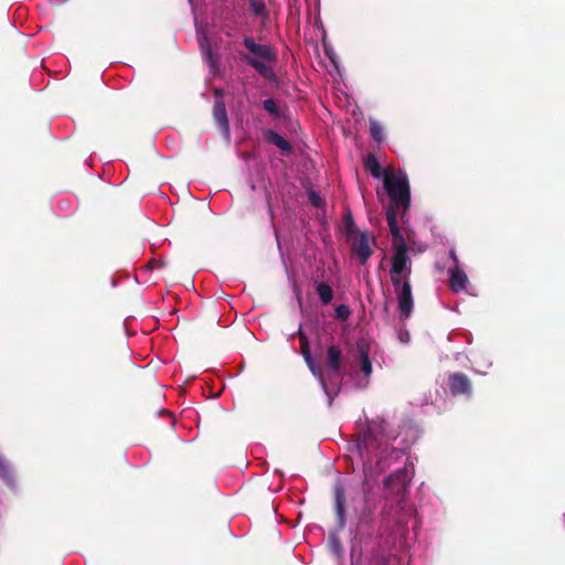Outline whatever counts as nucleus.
Masks as SVG:
<instances>
[{
	"instance_id": "obj_30",
	"label": "nucleus",
	"mask_w": 565,
	"mask_h": 565,
	"mask_svg": "<svg viewBox=\"0 0 565 565\" xmlns=\"http://www.w3.org/2000/svg\"><path fill=\"white\" fill-rule=\"evenodd\" d=\"M450 257L454 260L455 266H459L458 265L459 264V259H458V256H457V254H456V252L454 249L450 250Z\"/></svg>"
},
{
	"instance_id": "obj_11",
	"label": "nucleus",
	"mask_w": 565,
	"mask_h": 565,
	"mask_svg": "<svg viewBox=\"0 0 565 565\" xmlns=\"http://www.w3.org/2000/svg\"><path fill=\"white\" fill-rule=\"evenodd\" d=\"M449 391L451 395H470L472 392V383L470 379L462 372H455L449 375Z\"/></svg>"
},
{
	"instance_id": "obj_14",
	"label": "nucleus",
	"mask_w": 565,
	"mask_h": 565,
	"mask_svg": "<svg viewBox=\"0 0 565 565\" xmlns=\"http://www.w3.org/2000/svg\"><path fill=\"white\" fill-rule=\"evenodd\" d=\"M468 277L466 273L459 268V266H454L449 269V288L454 292H461L467 289Z\"/></svg>"
},
{
	"instance_id": "obj_22",
	"label": "nucleus",
	"mask_w": 565,
	"mask_h": 565,
	"mask_svg": "<svg viewBox=\"0 0 565 565\" xmlns=\"http://www.w3.org/2000/svg\"><path fill=\"white\" fill-rule=\"evenodd\" d=\"M329 544L334 555L340 556L342 553V545L337 534L331 533L329 535Z\"/></svg>"
},
{
	"instance_id": "obj_13",
	"label": "nucleus",
	"mask_w": 565,
	"mask_h": 565,
	"mask_svg": "<svg viewBox=\"0 0 565 565\" xmlns=\"http://www.w3.org/2000/svg\"><path fill=\"white\" fill-rule=\"evenodd\" d=\"M371 347L365 340H359L356 342V353L360 360L361 371L366 379L372 374V363L370 360Z\"/></svg>"
},
{
	"instance_id": "obj_27",
	"label": "nucleus",
	"mask_w": 565,
	"mask_h": 565,
	"mask_svg": "<svg viewBox=\"0 0 565 565\" xmlns=\"http://www.w3.org/2000/svg\"><path fill=\"white\" fill-rule=\"evenodd\" d=\"M213 95H214L215 99H223L224 90L222 88H215L213 90Z\"/></svg>"
},
{
	"instance_id": "obj_1",
	"label": "nucleus",
	"mask_w": 565,
	"mask_h": 565,
	"mask_svg": "<svg viewBox=\"0 0 565 565\" xmlns=\"http://www.w3.org/2000/svg\"><path fill=\"white\" fill-rule=\"evenodd\" d=\"M243 45L249 54L239 53L242 61L258 72L266 81L278 84V77L274 68L266 64V62L274 63L277 61L275 49L267 44L256 43L252 36H245Z\"/></svg>"
},
{
	"instance_id": "obj_12",
	"label": "nucleus",
	"mask_w": 565,
	"mask_h": 565,
	"mask_svg": "<svg viewBox=\"0 0 565 565\" xmlns=\"http://www.w3.org/2000/svg\"><path fill=\"white\" fill-rule=\"evenodd\" d=\"M352 252L358 256L362 265L366 264L373 253L370 246V237L366 233H359L352 244Z\"/></svg>"
},
{
	"instance_id": "obj_7",
	"label": "nucleus",
	"mask_w": 565,
	"mask_h": 565,
	"mask_svg": "<svg viewBox=\"0 0 565 565\" xmlns=\"http://www.w3.org/2000/svg\"><path fill=\"white\" fill-rule=\"evenodd\" d=\"M364 507L362 508L356 523V532L361 536L371 537L374 533L375 507L371 504V494L364 489Z\"/></svg>"
},
{
	"instance_id": "obj_2",
	"label": "nucleus",
	"mask_w": 565,
	"mask_h": 565,
	"mask_svg": "<svg viewBox=\"0 0 565 565\" xmlns=\"http://www.w3.org/2000/svg\"><path fill=\"white\" fill-rule=\"evenodd\" d=\"M384 420L380 423L373 420L367 429L360 433L355 439L354 448L356 449L363 467H372L373 461L377 462L381 452L386 451L382 449V443L379 440L377 435L384 430Z\"/></svg>"
},
{
	"instance_id": "obj_10",
	"label": "nucleus",
	"mask_w": 565,
	"mask_h": 565,
	"mask_svg": "<svg viewBox=\"0 0 565 565\" xmlns=\"http://www.w3.org/2000/svg\"><path fill=\"white\" fill-rule=\"evenodd\" d=\"M212 116L216 125L218 126L223 137L226 140L231 139V128L227 117L225 103L223 99H215L212 109Z\"/></svg>"
},
{
	"instance_id": "obj_26",
	"label": "nucleus",
	"mask_w": 565,
	"mask_h": 565,
	"mask_svg": "<svg viewBox=\"0 0 565 565\" xmlns=\"http://www.w3.org/2000/svg\"><path fill=\"white\" fill-rule=\"evenodd\" d=\"M250 7L256 15H260L265 12V4L264 2L259 1H252Z\"/></svg>"
},
{
	"instance_id": "obj_4",
	"label": "nucleus",
	"mask_w": 565,
	"mask_h": 565,
	"mask_svg": "<svg viewBox=\"0 0 565 565\" xmlns=\"http://www.w3.org/2000/svg\"><path fill=\"white\" fill-rule=\"evenodd\" d=\"M383 182L391 200L388 206H394L395 210L399 207L407 210L411 205V191L406 173L403 171H398L397 173L385 171Z\"/></svg>"
},
{
	"instance_id": "obj_18",
	"label": "nucleus",
	"mask_w": 565,
	"mask_h": 565,
	"mask_svg": "<svg viewBox=\"0 0 565 565\" xmlns=\"http://www.w3.org/2000/svg\"><path fill=\"white\" fill-rule=\"evenodd\" d=\"M383 454L384 452H381V456L377 459V466H388L391 461L401 459L404 456V450L399 448H392L386 457Z\"/></svg>"
},
{
	"instance_id": "obj_19",
	"label": "nucleus",
	"mask_w": 565,
	"mask_h": 565,
	"mask_svg": "<svg viewBox=\"0 0 565 565\" xmlns=\"http://www.w3.org/2000/svg\"><path fill=\"white\" fill-rule=\"evenodd\" d=\"M316 290L323 305H328L332 301L333 290L327 282L318 284Z\"/></svg>"
},
{
	"instance_id": "obj_6",
	"label": "nucleus",
	"mask_w": 565,
	"mask_h": 565,
	"mask_svg": "<svg viewBox=\"0 0 565 565\" xmlns=\"http://www.w3.org/2000/svg\"><path fill=\"white\" fill-rule=\"evenodd\" d=\"M297 335H298L299 342H300V353L303 356V360H305L307 366L309 367V370L311 371V373L319 379V382H320L324 393L329 396V404H331L334 396H337V394L339 393L340 387H335L334 391H331L328 387V385L323 379L321 370L316 365V363L313 361V358H312L311 351H310L309 340H308L306 333L303 332L301 326L299 327V329L297 331Z\"/></svg>"
},
{
	"instance_id": "obj_25",
	"label": "nucleus",
	"mask_w": 565,
	"mask_h": 565,
	"mask_svg": "<svg viewBox=\"0 0 565 565\" xmlns=\"http://www.w3.org/2000/svg\"><path fill=\"white\" fill-rule=\"evenodd\" d=\"M309 201H310V203H311L313 206H316V207H320V206H322V204H323L322 199H321V198H320V195H319L317 192H315V191H310V192H309Z\"/></svg>"
},
{
	"instance_id": "obj_15",
	"label": "nucleus",
	"mask_w": 565,
	"mask_h": 565,
	"mask_svg": "<svg viewBox=\"0 0 565 565\" xmlns=\"http://www.w3.org/2000/svg\"><path fill=\"white\" fill-rule=\"evenodd\" d=\"M327 364L328 367L338 373L342 366V351L338 345H330L327 349Z\"/></svg>"
},
{
	"instance_id": "obj_21",
	"label": "nucleus",
	"mask_w": 565,
	"mask_h": 565,
	"mask_svg": "<svg viewBox=\"0 0 565 565\" xmlns=\"http://www.w3.org/2000/svg\"><path fill=\"white\" fill-rule=\"evenodd\" d=\"M0 478L6 482L13 481V475L10 465L2 455H0Z\"/></svg>"
},
{
	"instance_id": "obj_29",
	"label": "nucleus",
	"mask_w": 565,
	"mask_h": 565,
	"mask_svg": "<svg viewBox=\"0 0 565 565\" xmlns=\"http://www.w3.org/2000/svg\"><path fill=\"white\" fill-rule=\"evenodd\" d=\"M148 266H149L150 268H153V267H163V262H162V260H153V262H150Z\"/></svg>"
},
{
	"instance_id": "obj_23",
	"label": "nucleus",
	"mask_w": 565,
	"mask_h": 565,
	"mask_svg": "<svg viewBox=\"0 0 565 565\" xmlns=\"http://www.w3.org/2000/svg\"><path fill=\"white\" fill-rule=\"evenodd\" d=\"M370 134L374 140H376V141L382 140L383 129L377 121H375V120L370 121Z\"/></svg>"
},
{
	"instance_id": "obj_20",
	"label": "nucleus",
	"mask_w": 565,
	"mask_h": 565,
	"mask_svg": "<svg viewBox=\"0 0 565 565\" xmlns=\"http://www.w3.org/2000/svg\"><path fill=\"white\" fill-rule=\"evenodd\" d=\"M263 108L269 113L274 118H284V111L278 107L277 103L273 98L263 100Z\"/></svg>"
},
{
	"instance_id": "obj_17",
	"label": "nucleus",
	"mask_w": 565,
	"mask_h": 565,
	"mask_svg": "<svg viewBox=\"0 0 565 565\" xmlns=\"http://www.w3.org/2000/svg\"><path fill=\"white\" fill-rule=\"evenodd\" d=\"M364 167L369 170L373 178L379 179L382 175V168L373 153H369L364 160Z\"/></svg>"
},
{
	"instance_id": "obj_31",
	"label": "nucleus",
	"mask_w": 565,
	"mask_h": 565,
	"mask_svg": "<svg viewBox=\"0 0 565 565\" xmlns=\"http://www.w3.org/2000/svg\"><path fill=\"white\" fill-rule=\"evenodd\" d=\"M387 513V508L384 507L383 510H382V514H386Z\"/></svg>"
},
{
	"instance_id": "obj_3",
	"label": "nucleus",
	"mask_w": 565,
	"mask_h": 565,
	"mask_svg": "<svg viewBox=\"0 0 565 565\" xmlns=\"http://www.w3.org/2000/svg\"><path fill=\"white\" fill-rule=\"evenodd\" d=\"M386 221L393 237V271L399 273L402 270L408 269V263H412V260L408 256V246L406 245L405 238L402 235L397 224V210H395L394 206H387Z\"/></svg>"
},
{
	"instance_id": "obj_5",
	"label": "nucleus",
	"mask_w": 565,
	"mask_h": 565,
	"mask_svg": "<svg viewBox=\"0 0 565 565\" xmlns=\"http://www.w3.org/2000/svg\"><path fill=\"white\" fill-rule=\"evenodd\" d=\"M391 281L397 295L398 310L401 319L406 320L411 317L414 308V299L412 294V285L409 278L412 275V263H408V269L399 273L393 271V265L390 269Z\"/></svg>"
},
{
	"instance_id": "obj_28",
	"label": "nucleus",
	"mask_w": 565,
	"mask_h": 565,
	"mask_svg": "<svg viewBox=\"0 0 565 565\" xmlns=\"http://www.w3.org/2000/svg\"><path fill=\"white\" fill-rule=\"evenodd\" d=\"M347 232H348V234H352L354 232V224H353V221H352L351 216H349V223L347 225Z\"/></svg>"
},
{
	"instance_id": "obj_9",
	"label": "nucleus",
	"mask_w": 565,
	"mask_h": 565,
	"mask_svg": "<svg viewBox=\"0 0 565 565\" xmlns=\"http://www.w3.org/2000/svg\"><path fill=\"white\" fill-rule=\"evenodd\" d=\"M411 481L409 472L406 467L397 469L384 479V487L396 494L403 493Z\"/></svg>"
},
{
	"instance_id": "obj_24",
	"label": "nucleus",
	"mask_w": 565,
	"mask_h": 565,
	"mask_svg": "<svg viewBox=\"0 0 565 565\" xmlns=\"http://www.w3.org/2000/svg\"><path fill=\"white\" fill-rule=\"evenodd\" d=\"M350 315H351V310H350L349 306L343 305V303L337 306V308H335V318L337 319H339L341 321H345L349 319Z\"/></svg>"
},
{
	"instance_id": "obj_16",
	"label": "nucleus",
	"mask_w": 565,
	"mask_h": 565,
	"mask_svg": "<svg viewBox=\"0 0 565 565\" xmlns=\"http://www.w3.org/2000/svg\"><path fill=\"white\" fill-rule=\"evenodd\" d=\"M264 135H265V139L267 142L276 146L284 152H291L292 147H291L290 142L288 140H286L285 138H282L276 131H274L271 129H267L264 131Z\"/></svg>"
},
{
	"instance_id": "obj_8",
	"label": "nucleus",
	"mask_w": 565,
	"mask_h": 565,
	"mask_svg": "<svg viewBox=\"0 0 565 565\" xmlns=\"http://www.w3.org/2000/svg\"><path fill=\"white\" fill-rule=\"evenodd\" d=\"M334 513L339 530H343L347 524V495L342 483L337 482L333 486Z\"/></svg>"
}]
</instances>
